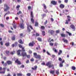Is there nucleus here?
Instances as JSON below:
<instances>
[{
	"mask_svg": "<svg viewBox=\"0 0 76 76\" xmlns=\"http://www.w3.org/2000/svg\"><path fill=\"white\" fill-rule=\"evenodd\" d=\"M21 51L20 50H19L18 51H17V54L18 55V56H23V57H24V56H26V53L25 52H22L21 53V55H20V52Z\"/></svg>",
	"mask_w": 76,
	"mask_h": 76,
	"instance_id": "1",
	"label": "nucleus"
},
{
	"mask_svg": "<svg viewBox=\"0 0 76 76\" xmlns=\"http://www.w3.org/2000/svg\"><path fill=\"white\" fill-rule=\"evenodd\" d=\"M47 66H48L49 68H51L52 67V69H54V65L53 64L51 65V62H48L46 64Z\"/></svg>",
	"mask_w": 76,
	"mask_h": 76,
	"instance_id": "2",
	"label": "nucleus"
},
{
	"mask_svg": "<svg viewBox=\"0 0 76 76\" xmlns=\"http://www.w3.org/2000/svg\"><path fill=\"white\" fill-rule=\"evenodd\" d=\"M10 9V7H9L8 6V5H7L6 4H5L4 5V11L5 12H7L9 10V9Z\"/></svg>",
	"mask_w": 76,
	"mask_h": 76,
	"instance_id": "3",
	"label": "nucleus"
},
{
	"mask_svg": "<svg viewBox=\"0 0 76 76\" xmlns=\"http://www.w3.org/2000/svg\"><path fill=\"white\" fill-rule=\"evenodd\" d=\"M33 55L34 57H35V58H39V59L41 58V56L40 55H37V53H34Z\"/></svg>",
	"mask_w": 76,
	"mask_h": 76,
	"instance_id": "4",
	"label": "nucleus"
},
{
	"mask_svg": "<svg viewBox=\"0 0 76 76\" xmlns=\"http://www.w3.org/2000/svg\"><path fill=\"white\" fill-rule=\"evenodd\" d=\"M33 12L32 11L31 12L30 15L31 18H31V22L33 23H34V20L33 19V18L34 17V15H33Z\"/></svg>",
	"mask_w": 76,
	"mask_h": 76,
	"instance_id": "5",
	"label": "nucleus"
},
{
	"mask_svg": "<svg viewBox=\"0 0 76 76\" xmlns=\"http://www.w3.org/2000/svg\"><path fill=\"white\" fill-rule=\"evenodd\" d=\"M21 22H22V24H20V26L21 28L22 29H23L24 28V25L23 23V19H21Z\"/></svg>",
	"mask_w": 76,
	"mask_h": 76,
	"instance_id": "6",
	"label": "nucleus"
},
{
	"mask_svg": "<svg viewBox=\"0 0 76 76\" xmlns=\"http://www.w3.org/2000/svg\"><path fill=\"white\" fill-rule=\"evenodd\" d=\"M27 29L28 31H29V32H30V31H31V29H30L29 28V27H30V28H31V29H33V28H32V27L31 26L29 25V24H27Z\"/></svg>",
	"mask_w": 76,
	"mask_h": 76,
	"instance_id": "7",
	"label": "nucleus"
},
{
	"mask_svg": "<svg viewBox=\"0 0 76 76\" xmlns=\"http://www.w3.org/2000/svg\"><path fill=\"white\" fill-rule=\"evenodd\" d=\"M48 32L49 33L50 32L51 35H53L54 33H55V31L52 30H49L48 31Z\"/></svg>",
	"mask_w": 76,
	"mask_h": 76,
	"instance_id": "8",
	"label": "nucleus"
},
{
	"mask_svg": "<svg viewBox=\"0 0 76 76\" xmlns=\"http://www.w3.org/2000/svg\"><path fill=\"white\" fill-rule=\"evenodd\" d=\"M51 3L52 4H53L54 5H56V4H57V2H56L54 1H51Z\"/></svg>",
	"mask_w": 76,
	"mask_h": 76,
	"instance_id": "9",
	"label": "nucleus"
},
{
	"mask_svg": "<svg viewBox=\"0 0 76 76\" xmlns=\"http://www.w3.org/2000/svg\"><path fill=\"white\" fill-rule=\"evenodd\" d=\"M70 27L72 29H74V30L75 29V26L73 24L71 25L70 26Z\"/></svg>",
	"mask_w": 76,
	"mask_h": 76,
	"instance_id": "10",
	"label": "nucleus"
},
{
	"mask_svg": "<svg viewBox=\"0 0 76 76\" xmlns=\"http://www.w3.org/2000/svg\"><path fill=\"white\" fill-rule=\"evenodd\" d=\"M34 43L33 42L32 43H30L28 45L29 46H31V47H32L34 46Z\"/></svg>",
	"mask_w": 76,
	"mask_h": 76,
	"instance_id": "11",
	"label": "nucleus"
},
{
	"mask_svg": "<svg viewBox=\"0 0 76 76\" xmlns=\"http://www.w3.org/2000/svg\"><path fill=\"white\" fill-rule=\"evenodd\" d=\"M16 63H18V64H21V62L19 61H18V59H17L16 61H15Z\"/></svg>",
	"mask_w": 76,
	"mask_h": 76,
	"instance_id": "12",
	"label": "nucleus"
},
{
	"mask_svg": "<svg viewBox=\"0 0 76 76\" xmlns=\"http://www.w3.org/2000/svg\"><path fill=\"white\" fill-rule=\"evenodd\" d=\"M50 73L53 74H54V73H55V71L54 70H53V71L51 70L50 71Z\"/></svg>",
	"mask_w": 76,
	"mask_h": 76,
	"instance_id": "13",
	"label": "nucleus"
},
{
	"mask_svg": "<svg viewBox=\"0 0 76 76\" xmlns=\"http://www.w3.org/2000/svg\"><path fill=\"white\" fill-rule=\"evenodd\" d=\"M18 42H19V43H20V44H23V43H24V42H23L22 40L21 39H20L19 40H18Z\"/></svg>",
	"mask_w": 76,
	"mask_h": 76,
	"instance_id": "14",
	"label": "nucleus"
},
{
	"mask_svg": "<svg viewBox=\"0 0 76 76\" xmlns=\"http://www.w3.org/2000/svg\"><path fill=\"white\" fill-rule=\"evenodd\" d=\"M60 8H61V9H63V8L64 7V5L63 4H61L60 5Z\"/></svg>",
	"mask_w": 76,
	"mask_h": 76,
	"instance_id": "15",
	"label": "nucleus"
},
{
	"mask_svg": "<svg viewBox=\"0 0 76 76\" xmlns=\"http://www.w3.org/2000/svg\"><path fill=\"white\" fill-rule=\"evenodd\" d=\"M7 63L8 65H9V64H12V62L9 61H7Z\"/></svg>",
	"mask_w": 76,
	"mask_h": 76,
	"instance_id": "16",
	"label": "nucleus"
},
{
	"mask_svg": "<svg viewBox=\"0 0 76 76\" xmlns=\"http://www.w3.org/2000/svg\"><path fill=\"white\" fill-rule=\"evenodd\" d=\"M34 68L32 67L31 69L32 70H36L37 68V66H34Z\"/></svg>",
	"mask_w": 76,
	"mask_h": 76,
	"instance_id": "17",
	"label": "nucleus"
},
{
	"mask_svg": "<svg viewBox=\"0 0 76 76\" xmlns=\"http://www.w3.org/2000/svg\"><path fill=\"white\" fill-rule=\"evenodd\" d=\"M61 36L62 37H65L66 35H65L64 33H62L61 34Z\"/></svg>",
	"mask_w": 76,
	"mask_h": 76,
	"instance_id": "18",
	"label": "nucleus"
},
{
	"mask_svg": "<svg viewBox=\"0 0 76 76\" xmlns=\"http://www.w3.org/2000/svg\"><path fill=\"white\" fill-rule=\"evenodd\" d=\"M63 41H64V42H66V43H68V41L67 39L64 40V39H62Z\"/></svg>",
	"mask_w": 76,
	"mask_h": 76,
	"instance_id": "19",
	"label": "nucleus"
},
{
	"mask_svg": "<svg viewBox=\"0 0 76 76\" xmlns=\"http://www.w3.org/2000/svg\"><path fill=\"white\" fill-rule=\"evenodd\" d=\"M43 6V7H44V8L45 9V10H46V9H47V7L46 6V5H45V4H43L42 5Z\"/></svg>",
	"mask_w": 76,
	"mask_h": 76,
	"instance_id": "20",
	"label": "nucleus"
},
{
	"mask_svg": "<svg viewBox=\"0 0 76 76\" xmlns=\"http://www.w3.org/2000/svg\"><path fill=\"white\" fill-rule=\"evenodd\" d=\"M35 26H38V23L37 21L35 22Z\"/></svg>",
	"mask_w": 76,
	"mask_h": 76,
	"instance_id": "21",
	"label": "nucleus"
},
{
	"mask_svg": "<svg viewBox=\"0 0 76 76\" xmlns=\"http://www.w3.org/2000/svg\"><path fill=\"white\" fill-rule=\"evenodd\" d=\"M15 53V51H13V52H10V54H11V55H13Z\"/></svg>",
	"mask_w": 76,
	"mask_h": 76,
	"instance_id": "22",
	"label": "nucleus"
},
{
	"mask_svg": "<svg viewBox=\"0 0 76 76\" xmlns=\"http://www.w3.org/2000/svg\"><path fill=\"white\" fill-rule=\"evenodd\" d=\"M62 53V50H60L59 53H58V55H60Z\"/></svg>",
	"mask_w": 76,
	"mask_h": 76,
	"instance_id": "23",
	"label": "nucleus"
},
{
	"mask_svg": "<svg viewBox=\"0 0 76 76\" xmlns=\"http://www.w3.org/2000/svg\"><path fill=\"white\" fill-rule=\"evenodd\" d=\"M19 7H20V5H18L16 7V8L17 9V10H19Z\"/></svg>",
	"mask_w": 76,
	"mask_h": 76,
	"instance_id": "24",
	"label": "nucleus"
},
{
	"mask_svg": "<svg viewBox=\"0 0 76 76\" xmlns=\"http://www.w3.org/2000/svg\"><path fill=\"white\" fill-rule=\"evenodd\" d=\"M23 75L22 74L20 73H17V76H22Z\"/></svg>",
	"mask_w": 76,
	"mask_h": 76,
	"instance_id": "25",
	"label": "nucleus"
},
{
	"mask_svg": "<svg viewBox=\"0 0 76 76\" xmlns=\"http://www.w3.org/2000/svg\"><path fill=\"white\" fill-rule=\"evenodd\" d=\"M72 69L73 70H75L76 69V67L74 66H72Z\"/></svg>",
	"mask_w": 76,
	"mask_h": 76,
	"instance_id": "26",
	"label": "nucleus"
},
{
	"mask_svg": "<svg viewBox=\"0 0 76 76\" xmlns=\"http://www.w3.org/2000/svg\"><path fill=\"white\" fill-rule=\"evenodd\" d=\"M37 40H38L39 41H42V39L39 37L37 38Z\"/></svg>",
	"mask_w": 76,
	"mask_h": 76,
	"instance_id": "27",
	"label": "nucleus"
},
{
	"mask_svg": "<svg viewBox=\"0 0 76 76\" xmlns=\"http://www.w3.org/2000/svg\"><path fill=\"white\" fill-rule=\"evenodd\" d=\"M9 53H10V52H9V51L8 50H6V53L7 55H9Z\"/></svg>",
	"mask_w": 76,
	"mask_h": 76,
	"instance_id": "28",
	"label": "nucleus"
},
{
	"mask_svg": "<svg viewBox=\"0 0 76 76\" xmlns=\"http://www.w3.org/2000/svg\"><path fill=\"white\" fill-rule=\"evenodd\" d=\"M56 73L57 75H58L59 74V72L58 71V70H56Z\"/></svg>",
	"mask_w": 76,
	"mask_h": 76,
	"instance_id": "29",
	"label": "nucleus"
},
{
	"mask_svg": "<svg viewBox=\"0 0 76 76\" xmlns=\"http://www.w3.org/2000/svg\"><path fill=\"white\" fill-rule=\"evenodd\" d=\"M53 50H54V51L55 53H57V50L55 49V48H53Z\"/></svg>",
	"mask_w": 76,
	"mask_h": 76,
	"instance_id": "30",
	"label": "nucleus"
},
{
	"mask_svg": "<svg viewBox=\"0 0 76 76\" xmlns=\"http://www.w3.org/2000/svg\"><path fill=\"white\" fill-rule=\"evenodd\" d=\"M60 67H63V63H61L59 65Z\"/></svg>",
	"mask_w": 76,
	"mask_h": 76,
	"instance_id": "31",
	"label": "nucleus"
},
{
	"mask_svg": "<svg viewBox=\"0 0 76 76\" xmlns=\"http://www.w3.org/2000/svg\"><path fill=\"white\" fill-rule=\"evenodd\" d=\"M66 33H67V34H68L69 36H71V35H72V34L70 33L69 32H68V31H66Z\"/></svg>",
	"mask_w": 76,
	"mask_h": 76,
	"instance_id": "32",
	"label": "nucleus"
},
{
	"mask_svg": "<svg viewBox=\"0 0 76 76\" xmlns=\"http://www.w3.org/2000/svg\"><path fill=\"white\" fill-rule=\"evenodd\" d=\"M5 45H6V46H9V43H6L5 44Z\"/></svg>",
	"mask_w": 76,
	"mask_h": 76,
	"instance_id": "33",
	"label": "nucleus"
},
{
	"mask_svg": "<svg viewBox=\"0 0 76 76\" xmlns=\"http://www.w3.org/2000/svg\"><path fill=\"white\" fill-rule=\"evenodd\" d=\"M42 35L43 36H44L45 35V31H42Z\"/></svg>",
	"mask_w": 76,
	"mask_h": 76,
	"instance_id": "34",
	"label": "nucleus"
},
{
	"mask_svg": "<svg viewBox=\"0 0 76 76\" xmlns=\"http://www.w3.org/2000/svg\"><path fill=\"white\" fill-rule=\"evenodd\" d=\"M12 40H15V36H14L12 38Z\"/></svg>",
	"mask_w": 76,
	"mask_h": 76,
	"instance_id": "35",
	"label": "nucleus"
},
{
	"mask_svg": "<svg viewBox=\"0 0 76 76\" xmlns=\"http://www.w3.org/2000/svg\"><path fill=\"white\" fill-rule=\"evenodd\" d=\"M41 29H45V27L44 26H41Z\"/></svg>",
	"mask_w": 76,
	"mask_h": 76,
	"instance_id": "36",
	"label": "nucleus"
},
{
	"mask_svg": "<svg viewBox=\"0 0 76 76\" xmlns=\"http://www.w3.org/2000/svg\"><path fill=\"white\" fill-rule=\"evenodd\" d=\"M56 32L57 34H58V33H59V32H60V30H57L56 31Z\"/></svg>",
	"mask_w": 76,
	"mask_h": 76,
	"instance_id": "37",
	"label": "nucleus"
},
{
	"mask_svg": "<svg viewBox=\"0 0 76 76\" xmlns=\"http://www.w3.org/2000/svg\"><path fill=\"white\" fill-rule=\"evenodd\" d=\"M15 47H16V46H17V45H18V42H15Z\"/></svg>",
	"mask_w": 76,
	"mask_h": 76,
	"instance_id": "38",
	"label": "nucleus"
},
{
	"mask_svg": "<svg viewBox=\"0 0 76 76\" xmlns=\"http://www.w3.org/2000/svg\"><path fill=\"white\" fill-rule=\"evenodd\" d=\"M22 12L21 11H20L18 12V13H17V15H19V14H20V13H21Z\"/></svg>",
	"mask_w": 76,
	"mask_h": 76,
	"instance_id": "39",
	"label": "nucleus"
},
{
	"mask_svg": "<svg viewBox=\"0 0 76 76\" xmlns=\"http://www.w3.org/2000/svg\"><path fill=\"white\" fill-rule=\"evenodd\" d=\"M31 73H28L27 74V76H31Z\"/></svg>",
	"mask_w": 76,
	"mask_h": 76,
	"instance_id": "40",
	"label": "nucleus"
},
{
	"mask_svg": "<svg viewBox=\"0 0 76 76\" xmlns=\"http://www.w3.org/2000/svg\"><path fill=\"white\" fill-rule=\"evenodd\" d=\"M25 49L23 48H22V50H21V51H25Z\"/></svg>",
	"mask_w": 76,
	"mask_h": 76,
	"instance_id": "41",
	"label": "nucleus"
},
{
	"mask_svg": "<svg viewBox=\"0 0 76 76\" xmlns=\"http://www.w3.org/2000/svg\"><path fill=\"white\" fill-rule=\"evenodd\" d=\"M69 23H68V20H66V22L65 23V24H68Z\"/></svg>",
	"mask_w": 76,
	"mask_h": 76,
	"instance_id": "42",
	"label": "nucleus"
},
{
	"mask_svg": "<svg viewBox=\"0 0 76 76\" xmlns=\"http://www.w3.org/2000/svg\"><path fill=\"white\" fill-rule=\"evenodd\" d=\"M58 60L59 61H62V59H61V58H58Z\"/></svg>",
	"mask_w": 76,
	"mask_h": 76,
	"instance_id": "43",
	"label": "nucleus"
},
{
	"mask_svg": "<svg viewBox=\"0 0 76 76\" xmlns=\"http://www.w3.org/2000/svg\"><path fill=\"white\" fill-rule=\"evenodd\" d=\"M44 12H45L46 13H47V12H48V10H44Z\"/></svg>",
	"mask_w": 76,
	"mask_h": 76,
	"instance_id": "44",
	"label": "nucleus"
},
{
	"mask_svg": "<svg viewBox=\"0 0 76 76\" xmlns=\"http://www.w3.org/2000/svg\"><path fill=\"white\" fill-rule=\"evenodd\" d=\"M28 10H29V9H31V7L30 6L28 7Z\"/></svg>",
	"mask_w": 76,
	"mask_h": 76,
	"instance_id": "45",
	"label": "nucleus"
},
{
	"mask_svg": "<svg viewBox=\"0 0 76 76\" xmlns=\"http://www.w3.org/2000/svg\"><path fill=\"white\" fill-rule=\"evenodd\" d=\"M31 61H34V59L33 58H32L31 59Z\"/></svg>",
	"mask_w": 76,
	"mask_h": 76,
	"instance_id": "46",
	"label": "nucleus"
},
{
	"mask_svg": "<svg viewBox=\"0 0 76 76\" xmlns=\"http://www.w3.org/2000/svg\"><path fill=\"white\" fill-rule=\"evenodd\" d=\"M50 45H51V46H53V43H50Z\"/></svg>",
	"mask_w": 76,
	"mask_h": 76,
	"instance_id": "47",
	"label": "nucleus"
},
{
	"mask_svg": "<svg viewBox=\"0 0 76 76\" xmlns=\"http://www.w3.org/2000/svg\"><path fill=\"white\" fill-rule=\"evenodd\" d=\"M39 34L38 33H37L36 34V36L37 37H38V36H39Z\"/></svg>",
	"mask_w": 76,
	"mask_h": 76,
	"instance_id": "48",
	"label": "nucleus"
},
{
	"mask_svg": "<svg viewBox=\"0 0 76 76\" xmlns=\"http://www.w3.org/2000/svg\"><path fill=\"white\" fill-rule=\"evenodd\" d=\"M42 65H45V63L44 62H43L42 63Z\"/></svg>",
	"mask_w": 76,
	"mask_h": 76,
	"instance_id": "49",
	"label": "nucleus"
},
{
	"mask_svg": "<svg viewBox=\"0 0 76 76\" xmlns=\"http://www.w3.org/2000/svg\"><path fill=\"white\" fill-rule=\"evenodd\" d=\"M70 44L72 45H74V43L73 42H71Z\"/></svg>",
	"mask_w": 76,
	"mask_h": 76,
	"instance_id": "50",
	"label": "nucleus"
},
{
	"mask_svg": "<svg viewBox=\"0 0 76 76\" xmlns=\"http://www.w3.org/2000/svg\"><path fill=\"white\" fill-rule=\"evenodd\" d=\"M29 53L30 54H31V53H32V52L31 50H29Z\"/></svg>",
	"mask_w": 76,
	"mask_h": 76,
	"instance_id": "51",
	"label": "nucleus"
},
{
	"mask_svg": "<svg viewBox=\"0 0 76 76\" xmlns=\"http://www.w3.org/2000/svg\"><path fill=\"white\" fill-rule=\"evenodd\" d=\"M18 46L19 47H20V48H22V46L20 45H19Z\"/></svg>",
	"mask_w": 76,
	"mask_h": 76,
	"instance_id": "52",
	"label": "nucleus"
},
{
	"mask_svg": "<svg viewBox=\"0 0 76 76\" xmlns=\"http://www.w3.org/2000/svg\"><path fill=\"white\" fill-rule=\"evenodd\" d=\"M0 26H1L2 27H4V25H3L2 24H0Z\"/></svg>",
	"mask_w": 76,
	"mask_h": 76,
	"instance_id": "53",
	"label": "nucleus"
},
{
	"mask_svg": "<svg viewBox=\"0 0 76 76\" xmlns=\"http://www.w3.org/2000/svg\"><path fill=\"white\" fill-rule=\"evenodd\" d=\"M26 56H27V58H30V55H26Z\"/></svg>",
	"mask_w": 76,
	"mask_h": 76,
	"instance_id": "54",
	"label": "nucleus"
},
{
	"mask_svg": "<svg viewBox=\"0 0 76 76\" xmlns=\"http://www.w3.org/2000/svg\"><path fill=\"white\" fill-rule=\"evenodd\" d=\"M0 44L1 45H3V42H0Z\"/></svg>",
	"mask_w": 76,
	"mask_h": 76,
	"instance_id": "55",
	"label": "nucleus"
},
{
	"mask_svg": "<svg viewBox=\"0 0 76 76\" xmlns=\"http://www.w3.org/2000/svg\"><path fill=\"white\" fill-rule=\"evenodd\" d=\"M64 2H65V3H67L68 2V0H65Z\"/></svg>",
	"mask_w": 76,
	"mask_h": 76,
	"instance_id": "56",
	"label": "nucleus"
},
{
	"mask_svg": "<svg viewBox=\"0 0 76 76\" xmlns=\"http://www.w3.org/2000/svg\"><path fill=\"white\" fill-rule=\"evenodd\" d=\"M47 23V20H46V21L45 22V25H46Z\"/></svg>",
	"mask_w": 76,
	"mask_h": 76,
	"instance_id": "57",
	"label": "nucleus"
},
{
	"mask_svg": "<svg viewBox=\"0 0 76 76\" xmlns=\"http://www.w3.org/2000/svg\"><path fill=\"white\" fill-rule=\"evenodd\" d=\"M51 41L53 42V41H54V39H52L50 41H49V42H51Z\"/></svg>",
	"mask_w": 76,
	"mask_h": 76,
	"instance_id": "58",
	"label": "nucleus"
},
{
	"mask_svg": "<svg viewBox=\"0 0 76 76\" xmlns=\"http://www.w3.org/2000/svg\"><path fill=\"white\" fill-rule=\"evenodd\" d=\"M29 60H27L26 61V63H29Z\"/></svg>",
	"mask_w": 76,
	"mask_h": 76,
	"instance_id": "59",
	"label": "nucleus"
},
{
	"mask_svg": "<svg viewBox=\"0 0 76 76\" xmlns=\"http://www.w3.org/2000/svg\"><path fill=\"white\" fill-rule=\"evenodd\" d=\"M17 2H20L21 1V0H17Z\"/></svg>",
	"mask_w": 76,
	"mask_h": 76,
	"instance_id": "60",
	"label": "nucleus"
},
{
	"mask_svg": "<svg viewBox=\"0 0 76 76\" xmlns=\"http://www.w3.org/2000/svg\"><path fill=\"white\" fill-rule=\"evenodd\" d=\"M13 28H15V29H16V26H13Z\"/></svg>",
	"mask_w": 76,
	"mask_h": 76,
	"instance_id": "61",
	"label": "nucleus"
},
{
	"mask_svg": "<svg viewBox=\"0 0 76 76\" xmlns=\"http://www.w3.org/2000/svg\"><path fill=\"white\" fill-rule=\"evenodd\" d=\"M47 53L48 55H50V53H49V52H48V51H47Z\"/></svg>",
	"mask_w": 76,
	"mask_h": 76,
	"instance_id": "62",
	"label": "nucleus"
},
{
	"mask_svg": "<svg viewBox=\"0 0 76 76\" xmlns=\"http://www.w3.org/2000/svg\"><path fill=\"white\" fill-rule=\"evenodd\" d=\"M7 63H5L4 64V66H6L7 65Z\"/></svg>",
	"mask_w": 76,
	"mask_h": 76,
	"instance_id": "63",
	"label": "nucleus"
},
{
	"mask_svg": "<svg viewBox=\"0 0 76 76\" xmlns=\"http://www.w3.org/2000/svg\"><path fill=\"white\" fill-rule=\"evenodd\" d=\"M0 73H4V71L3 72H0Z\"/></svg>",
	"mask_w": 76,
	"mask_h": 76,
	"instance_id": "64",
	"label": "nucleus"
}]
</instances>
